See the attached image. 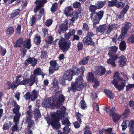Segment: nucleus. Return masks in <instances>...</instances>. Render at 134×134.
<instances>
[{
    "mask_svg": "<svg viewBox=\"0 0 134 134\" xmlns=\"http://www.w3.org/2000/svg\"><path fill=\"white\" fill-rule=\"evenodd\" d=\"M64 116V113L62 111L57 110V113H54L51 115V117H47L45 119L48 125H51L53 129L58 130L61 126L59 121L62 119Z\"/></svg>",
    "mask_w": 134,
    "mask_h": 134,
    "instance_id": "1",
    "label": "nucleus"
},
{
    "mask_svg": "<svg viewBox=\"0 0 134 134\" xmlns=\"http://www.w3.org/2000/svg\"><path fill=\"white\" fill-rule=\"evenodd\" d=\"M79 69L81 74V76L80 75L77 77L75 79V81L72 83L70 87H68V92L69 93L71 91L74 92H75L76 91H80L82 90L84 87L82 76H83L85 70V66L82 65Z\"/></svg>",
    "mask_w": 134,
    "mask_h": 134,
    "instance_id": "2",
    "label": "nucleus"
},
{
    "mask_svg": "<svg viewBox=\"0 0 134 134\" xmlns=\"http://www.w3.org/2000/svg\"><path fill=\"white\" fill-rule=\"evenodd\" d=\"M89 11L91 12L90 14V18L92 21H96L94 23L96 24V23H98L99 21L102 18L104 14V12L103 10H100L98 12L96 11L98 9L96 5L92 4H91L89 7Z\"/></svg>",
    "mask_w": 134,
    "mask_h": 134,
    "instance_id": "3",
    "label": "nucleus"
},
{
    "mask_svg": "<svg viewBox=\"0 0 134 134\" xmlns=\"http://www.w3.org/2000/svg\"><path fill=\"white\" fill-rule=\"evenodd\" d=\"M119 75L118 71H116L114 74V76L113 77V80L111 81V83L119 91H120L124 89L126 82L125 80H123L122 77L119 76Z\"/></svg>",
    "mask_w": 134,
    "mask_h": 134,
    "instance_id": "4",
    "label": "nucleus"
},
{
    "mask_svg": "<svg viewBox=\"0 0 134 134\" xmlns=\"http://www.w3.org/2000/svg\"><path fill=\"white\" fill-rule=\"evenodd\" d=\"M110 49L108 53L110 58L107 59V63L109 64L110 65L113 67H115L116 66V65L115 64V62L118 59L117 55L112 53H116L118 48V47L115 46H111Z\"/></svg>",
    "mask_w": 134,
    "mask_h": 134,
    "instance_id": "5",
    "label": "nucleus"
},
{
    "mask_svg": "<svg viewBox=\"0 0 134 134\" xmlns=\"http://www.w3.org/2000/svg\"><path fill=\"white\" fill-rule=\"evenodd\" d=\"M47 2V0H36L34 2L36 4L34 8V12L35 13H37L40 10L38 15V19H40L42 16L43 15L44 10V8H42L44 6V4Z\"/></svg>",
    "mask_w": 134,
    "mask_h": 134,
    "instance_id": "6",
    "label": "nucleus"
},
{
    "mask_svg": "<svg viewBox=\"0 0 134 134\" xmlns=\"http://www.w3.org/2000/svg\"><path fill=\"white\" fill-rule=\"evenodd\" d=\"M71 42L70 40H66L64 38L60 39L58 42L60 49L64 53H65L70 47Z\"/></svg>",
    "mask_w": 134,
    "mask_h": 134,
    "instance_id": "7",
    "label": "nucleus"
},
{
    "mask_svg": "<svg viewBox=\"0 0 134 134\" xmlns=\"http://www.w3.org/2000/svg\"><path fill=\"white\" fill-rule=\"evenodd\" d=\"M57 98L55 96H53L48 99H46L43 100L41 105L43 108H47L52 107L55 108V102Z\"/></svg>",
    "mask_w": 134,
    "mask_h": 134,
    "instance_id": "8",
    "label": "nucleus"
},
{
    "mask_svg": "<svg viewBox=\"0 0 134 134\" xmlns=\"http://www.w3.org/2000/svg\"><path fill=\"white\" fill-rule=\"evenodd\" d=\"M94 36L92 32H87L86 36L83 39V42L84 45L85 46L90 45L94 46L95 45L94 42L93 41L92 37Z\"/></svg>",
    "mask_w": 134,
    "mask_h": 134,
    "instance_id": "9",
    "label": "nucleus"
},
{
    "mask_svg": "<svg viewBox=\"0 0 134 134\" xmlns=\"http://www.w3.org/2000/svg\"><path fill=\"white\" fill-rule=\"evenodd\" d=\"M50 66L49 68V74H52L55 71L59 70V65L55 60H51L49 62Z\"/></svg>",
    "mask_w": 134,
    "mask_h": 134,
    "instance_id": "10",
    "label": "nucleus"
},
{
    "mask_svg": "<svg viewBox=\"0 0 134 134\" xmlns=\"http://www.w3.org/2000/svg\"><path fill=\"white\" fill-rule=\"evenodd\" d=\"M65 99V97L63 94H60L58 96V98L56 100V102L55 103V108L58 109L60 108Z\"/></svg>",
    "mask_w": 134,
    "mask_h": 134,
    "instance_id": "11",
    "label": "nucleus"
},
{
    "mask_svg": "<svg viewBox=\"0 0 134 134\" xmlns=\"http://www.w3.org/2000/svg\"><path fill=\"white\" fill-rule=\"evenodd\" d=\"M68 22L67 20H65L63 23L59 27L58 30V33L59 35L62 34V32L65 33L68 30Z\"/></svg>",
    "mask_w": 134,
    "mask_h": 134,
    "instance_id": "12",
    "label": "nucleus"
},
{
    "mask_svg": "<svg viewBox=\"0 0 134 134\" xmlns=\"http://www.w3.org/2000/svg\"><path fill=\"white\" fill-rule=\"evenodd\" d=\"M20 107L19 105L14 106L13 110L14 114H15L13 119H20L21 114L19 111Z\"/></svg>",
    "mask_w": 134,
    "mask_h": 134,
    "instance_id": "13",
    "label": "nucleus"
},
{
    "mask_svg": "<svg viewBox=\"0 0 134 134\" xmlns=\"http://www.w3.org/2000/svg\"><path fill=\"white\" fill-rule=\"evenodd\" d=\"M37 60L34 57H29L25 61L24 64L26 65L31 64L32 66H34L37 64Z\"/></svg>",
    "mask_w": 134,
    "mask_h": 134,
    "instance_id": "14",
    "label": "nucleus"
},
{
    "mask_svg": "<svg viewBox=\"0 0 134 134\" xmlns=\"http://www.w3.org/2000/svg\"><path fill=\"white\" fill-rule=\"evenodd\" d=\"M132 26L131 24L129 22H125L121 27V31L127 34L129 29Z\"/></svg>",
    "mask_w": 134,
    "mask_h": 134,
    "instance_id": "15",
    "label": "nucleus"
},
{
    "mask_svg": "<svg viewBox=\"0 0 134 134\" xmlns=\"http://www.w3.org/2000/svg\"><path fill=\"white\" fill-rule=\"evenodd\" d=\"M93 22V27L94 28H96V31L98 32H102L104 31L106 29V26L105 25H100L99 27L97 26L96 25L97 24H99V23H96V24H94V23L95 22L96 23V21H92Z\"/></svg>",
    "mask_w": 134,
    "mask_h": 134,
    "instance_id": "16",
    "label": "nucleus"
},
{
    "mask_svg": "<svg viewBox=\"0 0 134 134\" xmlns=\"http://www.w3.org/2000/svg\"><path fill=\"white\" fill-rule=\"evenodd\" d=\"M118 63L119 66L120 67H123L125 65L126 63V58L125 55H121L119 58Z\"/></svg>",
    "mask_w": 134,
    "mask_h": 134,
    "instance_id": "17",
    "label": "nucleus"
},
{
    "mask_svg": "<svg viewBox=\"0 0 134 134\" xmlns=\"http://www.w3.org/2000/svg\"><path fill=\"white\" fill-rule=\"evenodd\" d=\"M39 94L38 90L35 89L33 90L31 93L32 99L31 101H34L38 97Z\"/></svg>",
    "mask_w": 134,
    "mask_h": 134,
    "instance_id": "18",
    "label": "nucleus"
},
{
    "mask_svg": "<svg viewBox=\"0 0 134 134\" xmlns=\"http://www.w3.org/2000/svg\"><path fill=\"white\" fill-rule=\"evenodd\" d=\"M34 75L36 76L41 75L43 77H44L45 74L43 73L40 68L38 67L34 70L33 72Z\"/></svg>",
    "mask_w": 134,
    "mask_h": 134,
    "instance_id": "19",
    "label": "nucleus"
},
{
    "mask_svg": "<svg viewBox=\"0 0 134 134\" xmlns=\"http://www.w3.org/2000/svg\"><path fill=\"white\" fill-rule=\"evenodd\" d=\"M29 80V86H32L35 83H37L36 81H37V79L36 78V76L33 74H31Z\"/></svg>",
    "mask_w": 134,
    "mask_h": 134,
    "instance_id": "20",
    "label": "nucleus"
},
{
    "mask_svg": "<svg viewBox=\"0 0 134 134\" xmlns=\"http://www.w3.org/2000/svg\"><path fill=\"white\" fill-rule=\"evenodd\" d=\"M120 1H119L117 0V3L116 4V7L118 8H122L124 7L126 4H128V0H119Z\"/></svg>",
    "mask_w": 134,
    "mask_h": 134,
    "instance_id": "21",
    "label": "nucleus"
},
{
    "mask_svg": "<svg viewBox=\"0 0 134 134\" xmlns=\"http://www.w3.org/2000/svg\"><path fill=\"white\" fill-rule=\"evenodd\" d=\"M19 119H13V122L15 123V125H13L11 128L13 133L16 131L17 130H18V125L19 123Z\"/></svg>",
    "mask_w": 134,
    "mask_h": 134,
    "instance_id": "22",
    "label": "nucleus"
},
{
    "mask_svg": "<svg viewBox=\"0 0 134 134\" xmlns=\"http://www.w3.org/2000/svg\"><path fill=\"white\" fill-rule=\"evenodd\" d=\"M73 74L70 71V69L66 72V73L63 76V77L66 80L70 81L72 79Z\"/></svg>",
    "mask_w": 134,
    "mask_h": 134,
    "instance_id": "23",
    "label": "nucleus"
},
{
    "mask_svg": "<svg viewBox=\"0 0 134 134\" xmlns=\"http://www.w3.org/2000/svg\"><path fill=\"white\" fill-rule=\"evenodd\" d=\"M73 12V8L70 6L65 8L64 10L65 14L67 16H71V14Z\"/></svg>",
    "mask_w": 134,
    "mask_h": 134,
    "instance_id": "24",
    "label": "nucleus"
},
{
    "mask_svg": "<svg viewBox=\"0 0 134 134\" xmlns=\"http://www.w3.org/2000/svg\"><path fill=\"white\" fill-rule=\"evenodd\" d=\"M34 118L35 121L38 120L41 118V115L39 110L36 109L34 110Z\"/></svg>",
    "mask_w": 134,
    "mask_h": 134,
    "instance_id": "25",
    "label": "nucleus"
},
{
    "mask_svg": "<svg viewBox=\"0 0 134 134\" xmlns=\"http://www.w3.org/2000/svg\"><path fill=\"white\" fill-rule=\"evenodd\" d=\"M23 38H19L15 42V44L14 46L15 48L20 47H22V45L24 43Z\"/></svg>",
    "mask_w": 134,
    "mask_h": 134,
    "instance_id": "26",
    "label": "nucleus"
},
{
    "mask_svg": "<svg viewBox=\"0 0 134 134\" xmlns=\"http://www.w3.org/2000/svg\"><path fill=\"white\" fill-rule=\"evenodd\" d=\"M41 42V37L38 34H36L34 38V43L37 45L40 44Z\"/></svg>",
    "mask_w": 134,
    "mask_h": 134,
    "instance_id": "27",
    "label": "nucleus"
},
{
    "mask_svg": "<svg viewBox=\"0 0 134 134\" xmlns=\"http://www.w3.org/2000/svg\"><path fill=\"white\" fill-rule=\"evenodd\" d=\"M106 71V69L103 66H100L98 68L96 72L97 74L100 76L103 75Z\"/></svg>",
    "mask_w": 134,
    "mask_h": 134,
    "instance_id": "28",
    "label": "nucleus"
},
{
    "mask_svg": "<svg viewBox=\"0 0 134 134\" xmlns=\"http://www.w3.org/2000/svg\"><path fill=\"white\" fill-rule=\"evenodd\" d=\"M128 126L129 128V131L131 133L130 134H134V120L129 121Z\"/></svg>",
    "mask_w": 134,
    "mask_h": 134,
    "instance_id": "29",
    "label": "nucleus"
},
{
    "mask_svg": "<svg viewBox=\"0 0 134 134\" xmlns=\"http://www.w3.org/2000/svg\"><path fill=\"white\" fill-rule=\"evenodd\" d=\"M90 57L89 56L84 57L79 62V64L82 65L86 64L88 63Z\"/></svg>",
    "mask_w": 134,
    "mask_h": 134,
    "instance_id": "30",
    "label": "nucleus"
},
{
    "mask_svg": "<svg viewBox=\"0 0 134 134\" xmlns=\"http://www.w3.org/2000/svg\"><path fill=\"white\" fill-rule=\"evenodd\" d=\"M31 46V40L30 39L24 41L23 44V47L24 48H27L28 49H29Z\"/></svg>",
    "mask_w": 134,
    "mask_h": 134,
    "instance_id": "31",
    "label": "nucleus"
},
{
    "mask_svg": "<svg viewBox=\"0 0 134 134\" xmlns=\"http://www.w3.org/2000/svg\"><path fill=\"white\" fill-rule=\"evenodd\" d=\"M70 71L72 73L73 75H77L80 72V69L76 66H74L72 67V69H70Z\"/></svg>",
    "mask_w": 134,
    "mask_h": 134,
    "instance_id": "32",
    "label": "nucleus"
},
{
    "mask_svg": "<svg viewBox=\"0 0 134 134\" xmlns=\"http://www.w3.org/2000/svg\"><path fill=\"white\" fill-rule=\"evenodd\" d=\"M106 2L105 1H98L95 3V5L97 7L98 9L102 8L106 4Z\"/></svg>",
    "mask_w": 134,
    "mask_h": 134,
    "instance_id": "33",
    "label": "nucleus"
},
{
    "mask_svg": "<svg viewBox=\"0 0 134 134\" xmlns=\"http://www.w3.org/2000/svg\"><path fill=\"white\" fill-rule=\"evenodd\" d=\"M20 12V10L19 9H16L13 10L11 13L10 15L11 18H13L18 15Z\"/></svg>",
    "mask_w": 134,
    "mask_h": 134,
    "instance_id": "34",
    "label": "nucleus"
},
{
    "mask_svg": "<svg viewBox=\"0 0 134 134\" xmlns=\"http://www.w3.org/2000/svg\"><path fill=\"white\" fill-rule=\"evenodd\" d=\"M87 80L88 81L94 82L96 80V78L94 77V75L92 72H88L87 74Z\"/></svg>",
    "mask_w": 134,
    "mask_h": 134,
    "instance_id": "35",
    "label": "nucleus"
},
{
    "mask_svg": "<svg viewBox=\"0 0 134 134\" xmlns=\"http://www.w3.org/2000/svg\"><path fill=\"white\" fill-rule=\"evenodd\" d=\"M13 125V122L10 121H8V124L5 123L3 126L2 129L3 131L9 130Z\"/></svg>",
    "mask_w": 134,
    "mask_h": 134,
    "instance_id": "36",
    "label": "nucleus"
},
{
    "mask_svg": "<svg viewBox=\"0 0 134 134\" xmlns=\"http://www.w3.org/2000/svg\"><path fill=\"white\" fill-rule=\"evenodd\" d=\"M71 16L72 18L70 19V20L74 22L77 19L78 16V14L77 11H75L71 14Z\"/></svg>",
    "mask_w": 134,
    "mask_h": 134,
    "instance_id": "37",
    "label": "nucleus"
},
{
    "mask_svg": "<svg viewBox=\"0 0 134 134\" xmlns=\"http://www.w3.org/2000/svg\"><path fill=\"white\" fill-rule=\"evenodd\" d=\"M119 48L120 51H124L126 49V44L125 41H121L119 45Z\"/></svg>",
    "mask_w": 134,
    "mask_h": 134,
    "instance_id": "38",
    "label": "nucleus"
},
{
    "mask_svg": "<svg viewBox=\"0 0 134 134\" xmlns=\"http://www.w3.org/2000/svg\"><path fill=\"white\" fill-rule=\"evenodd\" d=\"M104 92L107 95L106 96L108 98L111 99L113 98L114 97L113 94L112 92L107 89L104 90Z\"/></svg>",
    "mask_w": 134,
    "mask_h": 134,
    "instance_id": "39",
    "label": "nucleus"
},
{
    "mask_svg": "<svg viewBox=\"0 0 134 134\" xmlns=\"http://www.w3.org/2000/svg\"><path fill=\"white\" fill-rule=\"evenodd\" d=\"M37 20L36 18L34 15L32 16L29 20V23L31 26H33L36 24V22Z\"/></svg>",
    "mask_w": 134,
    "mask_h": 134,
    "instance_id": "40",
    "label": "nucleus"
},
{
    "mask_svg": "<svg viewBox=\"0 0 134 134\" xmlns=\"http://www.w3.org/2000/svg\"><path fill=\"white\" fill-rule=\"evenodd\" d=\"M29 80L28 78L24 79L17 84L18 86L19 85L24 86L27 85L29 83Z\"/></svg>",
    "mask_w": 134,
    "mask_h": 134,
    "instance_id": "41",
    "label": "nucleus"
},
{
    "mask_svg": "<svg viewBox=\"0 0 134 134\" xmlns=\"http://www.w3.org/2000/svg\"><path fill=\"white\" fill-rule=\"evenodd\" d=\"M75 115L77 121H78L80 123H82V121L81 119L82 118L83 115L79 112H76Z\"/></svg>",
    "mask_w": 134,
    "mask_h": 134,
    "instance_id": "42",
    "label": "nucleus"
},
{
    "mask_svg": "<svg viewBox=\"0 0 134 134\" xmlns=\"http://www.w3.org/2000/svg\"><path fill=\"white\" fill-rule=\"evenodd\" d=\"M7 84L8 85V87L7 88L8 89H10L11 88L12 90H14L18 86L17 84L16 85H15V84H13V83H12L11 82L9 81H7Z\"/></svg>",
    "mask_w": 134,
    "mask_h": 134,
    "instance_id": "43",
    "label": "nucleus"
},
{
    "mask_svg": "<svg viewBox=\"0 0 134 134\" xmlns=\"http://www.w3.org/2000/svg\"><path fill=\"white\" fill-rule=\"evenodd\" d=\"M58 7V4L57 2L53 3L51 9V11L52 12H55L57 10Z\"/></svg>",
    "mask_w": 134,
    "mask_h": 134,
    "instance_id": "44",
    "label": "nucleus"
},
{
    "mask_svg": "<svg viewBox=\"0 0 134 134\" xmlns=\"http://www.w3.org/2000/svg\"><path fill=\"white\" fill-rule=\"evenodd\" d=\"M121 34L119 35V37L117 38L118 40L121 41L123 40L126 36L127 35V34L121 31Z\"/></svg>",
    "mask_w": 134,
    "mask_h": 134,
    "instance_id": "45",
    "label": "nucleus"
},
{
    "mask_svg": "<svg viewBox=\"0 0 134 134\" xmlns=\"http://www.w3.org/2000/svg\"><path fill=\"white\" fill-rule=\"evenodd\" d=\"M14 29L13 27L10 26L8 27L6 30V33L7 34L9 35H12L14 32Z\"/></svg>",
    "mask_w": 134,
    "mask_h": 134,
    "instance_id": "46",
    "label": "nucleus"
},
{
    "mask_svg": "<svg viewBox=\"0 0 134 134\" xmlns=\"http://www.w3.org/2000/svg\"><path fill=\"white\" fill-rule=\"evenodd\" d=\"M35 124L34 121L33 120H32L31 121L27 123V129H30L31 128L32 129L34 130L35 127L34 126Z\"/></svg>",
    "mask_w": 134,
    "mask_h": 134,
    "instance_id": "47",
    "label": "nucleus"
},
{
    "mask_svg": "<svg viewBox=\"0 0 134 134\" xmlns=\"http://www.w3.org/2000/svg\"><path fill=\"white\" fill-rule=\"evenodd\" d=\"M127 42L131 44L134 43V34L131 35L126 41Z\"/></svg>",
    "mask_w": 134,
    "mask_h": 134,
    "instance_id": "48",
    "label": "nucleus"
},
{
    "mask_svg": "<svg viewBox=\"0 0 134 134\" xmlns=\"http://www.w3.org/2000/svg\"><path fill=\"white\" fill-rule=\"evenodd\" d=\"M108 5L109 7L115 6L116 7V4H118L117 0H112L111 1H108Z\"/></svg>",
    "mask_w": 134,
    "mask_h": 134,
    "instance_id": "49",
    "label": "nucleus"
},
{
    "mask_svg": "<svg viewBox=\"0 0 134 134\" xmlns=\"http://www.w3.org/2000/svg\"><path fill=\"white\" fill-rule=\"evenodd\" d=\"M41 59H44L45 58L47 57L48 53L45 50L43 49L41 50Z\"/></svg>",
    "mask_w": 134,
    "mask_h": 134,
    "instance_id": "50",
    "label": "nucleus"
},
{
    "mask_svg": "<svg viewBox=\"0 0 134 134\" xmlns=\"http://www.w3.org/2000/svg\"><path fill=\"white\" fill-rule=\"evenodd\" d=\"M112 117L113 121L115 123L118 122L120 118V116L117 114H115V115H114Z\"/></svg>",
    "mask_w": 134,
    "mask_h": 134,
    "instance_id": "51",
    "label": "nucleus"
},
{
    "mask_svg": "<svg viewBox=\"0 0 134 134\" xmlns=\"http://www.w3.org/2000/svg\"><path fill=\"white\" fill-rule=\"evenodd\" d=\"M104 133L106 134H112L114 132L112 131L113 129L111 127L108 128L107 129L103 128Z\"/></svg>",
    "mask_w": 134,
    "mask_h": 134,
    "instance_id": "52",
    "label": "nucleus"
},
{
    "mask_svg": "<svg viewBox=\"0 0 134 134\" xmlns=\"http://www.w3.org/2000/svg\"><path fill=\"white\" fill-rule=\"evenodd\" d=\"M80 106L81 108L83 109H86L87 107L86 106V104L84 100H82L80 102Z\"/></svg>",
    "mask_w": 134,
    "mask_h": 134,
    "instance_id": "53",
    "label": "nucleus"
},
{
    "mask_svg": "<svg viewBox=\"0 0 134 134\" xmlns=\"http://www.w3.org/2000/svg\"><path fill=\"white\" fill-rule=\"evenodd\" d=\"M89 28L88 25L86 23H84L83 24L82 29L83 30L88 32H91V31H89Z\"/></svg>",
    "mask_w": 134,
    "mask_h": 134,
    "instance_id": "54",
    "label": "nucleus"
},
{
    "mask_svg": "<svg viewBox=\"0 0 134 134\" xmlns=\"http://www.w3.org/2000/svg\"><path fill=\"white\" fill-rule=\"evenodd\" d=\"M128 121L126 120H124L122 122L121 126L122 127V130L123 131H124L127 128V122Z\"/></svg>",
    "mask_w": 134,
    "mask_h": 134,
    "instance_id": "55",
    "label": "nucleus"
},
{
    "mask_svg": "<svg viewBox=\"0 0 134 134\" xmlns=\"http://www.w3.org/2000/svg\"><path fill=\"white\" fill-rule=\"evenodd\" d=\"M24 97L26 100H29L32 99L31 96V92H28L24 95Z\"/></svg>",
    "mask_w": 134,
    "mask_h": 134,
    "instance_id": "56",
    "label": "nucleus"
},
{
    "mask_svg": "<svg viewBox=\"0 0 134 134\" xmlns=\"http://www.w3.org/2000/svg\"><path fill=\"white\" fill-rule=\"evenodd\" d=\"M130 113V110L129 109H126L123 114L122 115L124 117L126 118L129 116Z\"/></svg>",
    "mask_w": 134,
    "mask_h": 134,
    "instance_id": "57",
    "label": "nucleus"
},
{
    "mask_svg": "<svg viewBox=\"0 0 134 134\" xmlns=\"http://www.w3.org/2000/svg\"><path fill=\"white\" fill-rule=\"evenodd\" d=\"M53 40V37L51 36L48 37V40H46L45 41L46 43L49 44H51L52 43Z\"/></svg>",
    "mask_w": 134,
    "mask_h": 134,
    "instance_id": "58",
    "label": "nucleus"
},
{
    "mask_svg": "<svg viewBox=\"0 0 134 134\" xmlns=\"http://www.w3.org/2000/svg\"><path fill=\"white\" fill-rule=\"evenodd\" d=\"M32 117H30V116H27V115H26V118H24L23 119L24 123L26 124L28 123L29 122L32 120L31 119Z\"/></svg>",
    "mask_w": 134,
    "mask_h": 134,
    "instance_id": "59",
    "label": "nucleus"
},
{
    "mask_svg": "<svg viewBox=\"0 0 134 134\" xmlns=\"http://www.w3.org/2000/svg\"><path fill=\"white\" fill-rule=\"evenodd\" d=\"M129 7L128 4L126 5L121 12L125 14L127 12Z\"/></svg>",
    "mask_w": 134,
    "mask_h": 134,
    "instance_id": "60",
    "label": "nucleus"
},
{
    "mask_svg": "<svg viewBox=\"0 0 134 134\" xmlns=\"http://www.w3.org/2000/svg\"><path fill=\"white\" fill-rule=\"evenodd\" d=\"M65 79L63 77L59 80V83L62 86H65L66 84V82Z\"/></svg>",
    "mask_w": 134,
    "mask_h": 134,
    "instance_id": "61",
    "label": "nucleus"
},
{
    "mask_svg": "<svg viewBox=\"0 0 134 134\" xmlns=\"http://www.w3.org/2000/svg\"><path fill=\"white\" fill-rule=\"evenodd\" d=\"M53 20L52 19H48L45 22V25L47 26H49L52 24Z\"/></svg>",
    "mask_w": 134,
    "mask_h": 134,
    "instance_id": "62",
    "label": "nucleus"
},
{
    "mask_svg": "<svg viewBox=\"0 0 134 134\" xmlns=\"http://www.w3.org/2000/svg\"><path fill=\"white\" fill-rule=\"evenodd\" d=\"M125 14L121 12H120V14H117L116 16H118V18L119 19H120L121 20H123Z\"/></svg>",
    "mask_w": 134,
    "mask_h": 134,
    "instance_id": "63",
    "label": "nucleus"
},
{
    "mask_svg": "<svg viewBox=\"0 0 134 134\" xmlns=\"http://www.w3.org/2000/svg\"><path fill=\"white\" fill-rule=\"evenodd\" d=\"M83 44L82 42L79 41L77 44L78 50L79 51L81 50L83 47Z\"/></svg>",
    "mask_w": 134,
    "mask_h": 134,
    "instance_id": "64",
    "label": "nucleus"
}]
</instances>
